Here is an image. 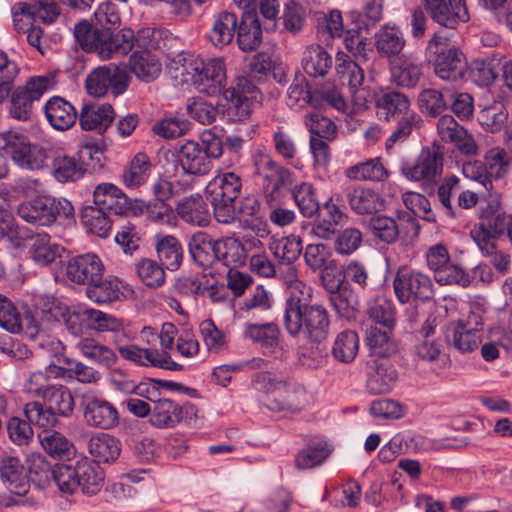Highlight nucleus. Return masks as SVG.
Here are the masks:
<instances>
[{
    "label": "nucleus",
    "mask_w": 512,
    "mask_h": 512,
    "mask_svg": "<svg viewBox=\"0 0 512 512\" xmlns=\"http://www.w3.org/2000/svg\"><path fill=\"white\" fill-rule=\"evenodd\" d=\"M330 315L321 304L302 303L297 296L286 299L284 325L292 336L303 334L311 342L321 343L330 333Z\"/></svg>",
    "instance_id": "1"
},
{
    "label": "nucleus",
    "mask_w": 512,
    "mask_h": 512,
    "mask_svg": "<svg viewBox=\"0 0 512 512\" xmlns=\"http://www.w3.org/2000/svg\"><path fill=\"white\" fill-rule=\"evenodd\" d=\"M241 187L240 177L233 172L216 176L206 186L207 200L211 203L214 217L219 223L230 224L236 219L234 202Z\"/></svg>",
    "instance_id": "2"
},
{
    "label": "nucleus",
    "mask_w": 512,
    "mask_h": 512,
    "mask_svg": "<svg viewBox=\"0 0 512 512\" xmlns=\"http://www.w3.org/2000/svg\"><path fill=\"white\" fill-rule=\"evenodd\" d=\"M181 64L180 74L185 78L183 81L193 84L195 89L208 96H214L222 91L223 83L225 81V67L220 59L203 60H190Z\"/></svg>",
    "instance_id": "3"
},
{
    "label": "nucleus",
    "mask_w": 512,
    "mask_h": 512,
    "mask_svg": "<svg viewBox=\"0 0 512 512\" xmlns=\"http://www.w3.org/2000/svg\"><path fill=\"white\" fill-rule=\"evenodd\" d=\"M17 213L24 221L41 226L53 224L58 217L73 218L74 207L65 198L41 195L18 206Z\"/></svg>",
    "instance_id": "4"
},
{
    "label": "nucleus",
    "mask_w": 512,
    "mask_h": 512,
    "mask_svg": "<svg viewBox=\"0 0 512 512\" xmlns=\"http://www.w3.org/2000/svg\"><path fill=\"white\" fill-rule=\"evenodd\" d=\"M427 52L434 56V71L439 78L452 82L463 78L466 58L458 48L449 45L446 37L435 33L428 42Z\"/></svg>",
    "instance_id": "5"
},
{
    "label": "nucleus",
    "mask_w": 512,
    "mask_h": 512,
    "mask_svg": "<svg viewBox=\"0 0 512 512\" xmlns=\"http://www.w3.org/2000/svg\"><path fill=\"white\" fill-rule=\"evenodd\" d=\"M57 84L56 74L33 76L23 86L17 87L11 94L9 113L18 121H28L33 114L35 102H38L43 94L54 88Z\"/></svg>",
    "instance_id": "6"
},
{
    "label": "nucleus",
    "mask_w": 512,
    "mask_h": 512,
    "mask_svg": "<svg viewBox=\"0 0 512 512\" xmlns=\"http://www.w3.org/2000/svg\"><path fill=\"white\" fill-rule=\"evenodd\" d=\"M393 288L396 298L401 303H408L412 300L427 302L434 296L431 279L427 275L405 266L397 270Z\"/></svg>",
    "instance_id": "7"
},
{
    "label": "nucleus",
    "mask_w": 512,
    "mask_h": 512,
    "mask_svg": "<svg viewBox=\"0 0 512 512\" xmlns=\"http://www.w3.org/2000/svg\"><path fill=\"white\" fill-rule=\"evenodd\" d=\"M128 86V75L124 68L109 64L95 68L86 78L88 94L101 97L110 90L114 96L122 94Z\"/></svg>",
    "instance_id": "8"
},
{
    "label": "nucleus",
    "mask_w": 512,
    "mask_h": 512,
    "mask_svg": "<svg viewBox=\"0 0 512 512\" xmlns=\"http://www.w3.org/2000/svg\"><path fill=\"white\" fill-rule=\"evenodd\" d=\"M176 153L177 163L182 170L183 176L191 178L189 180H179V184L184 187H189L195 177L205 175L211 169L212 163L204 151L203 143L188 140L178 145Z\"/></svg>",
    "instance_id": "9"
},
{
    "label": "nucleus",
    "mask_w": 512,
    "mask_h": 512,
    "mask_svg": "<svg viewBox=\"0 0 512 512\" xmlns=\"http://www.w3.org/2000/svg\"><path fill=\"white\" fill-rule=\"evenodd\" d=\"M81 407L88 426L108 430L119 423V415L115 406L92 392L83 394Z\"/></svg>",
    "instance_id": "10"
},
{
    "label": "nucleus",
    "mask_w": 512,
    "mask_h": 512,
    "mask_svg": "<svg viewBox=\"0 0 512 512\" xmlns=\"http://www.w3.org/2000/svg\"><path fill=\"white\" fill-rule=\"evenodd\" d=\"M96 40L92 52L102 59L128 54L134 47V31L128 28L118 31L96 29Z\"/></svg>",
    "instance_id": "11"
},
{
    "label": "nucleus",
    "mask_w": 512,
    "mask_h": 512,
    "mask_svg": "<svg viewBox=\"0 0 512 512\" xmlns=\"http://www.w3.org/2000/svg\"><path fill=\"white\" fill-rule=\"evenodd\" d=\"M49 470V463L40 455L33 456L23 462L20 458L11 455L0 456V477L2 480H33V475L42 477L40 471Z\"/></svg>",
    "instance_id": "12"
},
{
    "label": "nucleus",
    "mask_w": 512,
    "mask_h": 512,
    "mask_svg": "<svg viewBox=\"0 0 512 512\" xmlns=\"http://www.w3.org/2000/svg\"><path fill=\"white\" fill-rule=\"evenodd\" d=\"M118 350L122 358L140 366L151 365L170 371H180L183 368L182 365L171 359L168 351L141 348L135 344L120 346Z\"/></svg>",
    "instance_id": "13"
},
{
    "label": "nucleus",
    "mask_w": 512,
    "mask_h": 512,
    "mask_svg": "<svg viewBox=\"0 0 512 512\" xmlns=\"http://www.w3.org/2000/svg\"><path fill=\"white\" fill-rule=\"evenodd\" d=\"M443 156L436 150H422L413 164L404 163L402 174L412 181H431L442 171Z\"/></svg>",
    "instance_id": "14"
},
{
    "label": "nucleus",
    "mask_w": 512,
    "mask_h": 512,
    "mask_svg": "<svg viewBox=\"0 0 512 512\" xmlns=\"http://www.w3.org/2000/svg\"><path fill=\"white\" fill-rule=\"evenodd\" d=\"M390 72L396 86L411 89L423 75V63L413 54H402L390 62Z\"/></svg>",
    "instance_id": "15"
},
{
    "label": "nucleus",
    "mask_w": 512,
    "mask_h": 512,
    "mask_svg": "<svg viewBox=\"0 0 512 512\" xmlns=\"http://www.w3.org/2000/svg\"><path fill=\"white\" fill-rule=\"evenodd\" d=\"M103 264L95 254H83L72 257L66 265V276L78 284L96 281L103 273Z\"/></svg>",
    "instance_id": "16"
},
{
    "label": "nucleus",
    "mask_w": 512,
    "mask_h": 512,
    "mask_svg": "<svg viewBox=\"0 0 512 512\" xmlns=\"http://www.w3.org/2000/svg\"><path fill=\"white\" fill-rule=\"evenodd\" d=\"M437 131L445 142L453 143L465 155H475L477 145L471 135L451 115H443L437 123Z\"/></svg>",
    "instance_id": "17"
},
{
    "label": "nucleus",
    "mask_w": 512,
    "mask_h": 512,
    "mask_svg": "<svg viewBox=\"0 0 512 512\" xmlns=\"http://www.w3.org/2000/svg\"><path fill=\"white\" fill-rule=\"evenodd\" d=\"M26 326L27 333L34 336L38 332L36 321L31 312L21 315L12 301L0 294V326L11 333H19Z\"/></svg>",
    "instance_id": "18"
},
{
    "label": "nucleus",
    "mask_w": 512,
    "mask_h": 512,
    "mask_svg": "<svg viewBox=\"0 0 512 512\" xmlns=\"http://www.w3.org/2000/svg\"><path fill=\"white\" fill-rule=\"evenodd\" d=\"M93 200L94 207L112 212L115 215L127 214L131 209L127 196L112 183L98 184L93 192Z\"/></svg>",
    "instance_id": "19"
},
{
    "label": "nucleus",
    "mask_w": 512,
    "mask_h": 512,
    "mask_svg": "<svg viewBox=\"0 0 512 512\" xmlns=\"http://www.w3.org/2000/svg\"><path fill=\"white\" fill-rule=\"evenodd\" d=\"M157 388L147 389L145 396L153 403L150 422L152 425L163 427H174L182 420V408L175 402L167 398H155Z\"/></svg>",
    "instance_id": "20"
},
{
    "label": "nucleus",
    "mask_w": 512,
    "mask_h": 512,
    "mask_svg": "<svg viewBox=\"0 0 512 512\" xmlns=\"http://www.w3.org/2000/svg\"><path fill=\"white\" fill-rule=\"evenodd\" d=\"M270 250L273 252L274 256L282 263L291 265L298 259L302 252V240L300 237L294 235L282 237L280 239L273 240L270 243ZM287 273L290 281L292 282V285L295 288L298 289L301 286H305L302 282L296 279L297 273L295 267L289 266Z\"/></svg>",
    "instance_id": "21"
},
{
    "label": "nucleus",
    "mask_w": 512,
    "mask_h": 512,
    "mask_svg": "<svg viewBox=\"0 0 512 512\" xmlns=\"http://www.w3.org/2000/svg\"><path fill=\"white\" fill-rule=\"evenodd\" d=\"M446 343L460 353L476 350L481 343V333L477 329L467 328L463 321L450 322L444 330Z\"/></svg>",
    "instance_id": "22"
},
{
    "label": "nucleus",
    "mask_w": 512,
    "mask_h": 512,
    "mask_svg": "<svg viewBox=\"0 0 512 512\" xmlns=\"http://www.w3.org/2000/svg\"><path fill=\"white\" fill-rule=\"evenodd\" d=\"M260 203L254 196L244 197L236 209L242 228L249 229L256 233L258 237L264 238L270 233L268 224L260 211Z\"/></svg>",
    "instance_id": "23"
},
{
    "label": "nucleus",
    "mask_w": 512,
    "mask_h": 512,
    "mask_svg": "<svg viewBox=\"0 0 512 512\" xmlns=\"http://www.w3.org/2000/svg\"><path fill=\"white\" fill-rule=\"evenodd\" d=\"M375 106L380 119L390 121L410 112V100L396 90L382 91L375 95Z\"/></svg>",
    "instance_id": "24"
},
{
    "label": "nucleus",
    "mask_w": 512,
    "mask_h": 512,
    "mask_svg": "<svg viewBox=\"0 0 512 512\" xmlns=\"http://www.w3.org/2000/svg\"><path fill=\"white\" fill-rule=\"evenodd\" d=\"M115 118L110 104H84L80 110L79 123L83 130L104 132Z\"/></svg>",
    "instance_id": "25"
},
{
    "label": "nucleus",
    "mask_w": 512,
    "mask_h": 512,
    "mask_svg": "<svg viewBox=\"0 0 512 512\" xmlns=\"http://www.w3.org/2000/svg\"><path fill=\"white\" fill-rule=\"evenodd\" d=\"M237 27V43L242 51H253L261 44L262 28L255 10H244Z\"/></svg>",
    "instance_id": "26"
},
{
    "label": "nucleus",
    "mask_w": 512,
    "mask_h": 512,
    "mask_svg": "<svg viewBox=\"0 0 512 512\" xmlns=\"http://www.w3.org/2000/svg\"><path fill=\"white\" fill-rule=\"evenodd\" d=\"M44 112L50 125L60 131L69 129L77 120V112L73 105L58 96L46 102Z\"/></svg>",
    "instance_id": "27"
},
{
    "label": "nucleus",
    "mask_w": 512,
    "mask_h": 512,
    "mask_svg": "<svg viewBox=\"0 0 512 512\" xmlns=\"http://www.w3.org/2000/svg\"><path fill=\"white\" fill-rule=\"evenodd\" d=\"M344 196L351 210L360 215L376 213L384 206L381 196L369 188H350L344 192Z\"/></svg>",
    "instance_id": "28"
},
{
    "label": "nucleus",
    "mask_w": 512,
    "mask_h": 512,
    "mask_svg": "<svg viewBox=\"0 0 512 512\" xmlns=\"http://www.w3.org/2000/svg\"><path fill=\"white\" fill-rule=\"evenodd\" d=\"M393 330L394 328L367 325L365 342L371 355L386 358L396 353L397 345L392 338Z\"/></svg>",
    "instance_id": "29"
},
{
    "label": "nucleus",
    "mask_w": 512,
    "mask_h": 512,
    "mask_svg": "<svg viewBox=\"0 0 512 512\" xmlns=\"http://www.w3.org/2000/svg\"><path fill=\"white\" fill-rule=\"evenodd\" d=\"M214 258L225 266L235 268L246 260V250L242 242L234 237H226L215 241Z\"/></svg>",
    "instance_id": "30"
},
{
    "label": "nucleus",
    "mask_w": 512,
    "mask_h": 512,
    "mask_svg": "<svg viewBox=\"0 0 512 512\" xmlns=\"http://www.w3.org/2000/svg\"><path fill=\"white\" fill-rule=\"evenodd\" d=\"M398 373L393 365L379 363L371 367L366 382L367 390L372 395L390 392L396 384Z\"/></svg>",
    "instance_id": "31"
},
{
    "label": "nucleus",
    "mask_w": 512,
    "mask_h": 512,
    "mask_svg": "<svg viewBox=\"0 0 512 512\" xmlns=\"http://www.w3.org/2000/svg\"><path fill=\"white\" fill-rule=\"evenodd\" d=\"M280 395L270 400L267 407L274 411L300 412L306 405V391L303 387L287 382Z\"/></svg>",
    "instance_id": "32"
},
{
    "label": "nucleus",
    "mask_w": 512,
    "mask_h": 512,
    "mask_svg": "<svg viewBox=\"0 0 512 512\" xmlns=\"http://www.w3.org/2000/svg\"><path fill=\"white\" fill-rule=\"evenodd\" d=\"M470 236L477 244L484 256L490 258V263L501 273L508 270L510 266V256L500 250L496 242H488V234L482 227L470 231Z\"/></svg>",
    "instance_id": "33"
},
{
    "label": "nucleus",
    "mask_w": 512,
    "mask_h": 512,
    "mask_svg": "<svg viewBox=\"0 0 512 512\" xmlns=\"http://www.w3.org/2000/svg\"><path fill=\"white\" fill-rule=\"evenodd\" d=\"M332 57L320 45L307 47L302 57V67L311 77H323L332 67Z\"/></svg>",
    "instance_id": "34"
},
{
    "label": "nucleus",
    "mask_w": 512,
    "mask_h": 512,
    "mask_svg": "<svg viewBox=\"0 0 512 512\" xmlns=\"http://www.w3.org/2000/svg\"><path fill=\"white\" fill-rule=\"evenodd\" d=\"M156 251L161 265L168 270H177L183 260V248L180 241L172 236H157Z\"/></svg>",
    "instance_id": "35"
},
{
    "label": "nucleus",
    "mask_w": 512,
    "mask_h": 512,
    "mask_svg": "<svg viewBox=\"0 0 512 512\" xmlns=\"http://www.w3.org/2000/svg\"><path fill=\"white\" fill-rule=\"evenodd\" d=\"M237 23L236 14L228 11L221 12L214 20L208 39L215 47L223 48L232 42Z\"/></svg>",
    "instance_id": "36"
},
{
    "label": "nucleus",
    "mask_w": 512,
    "mask_h": 512,
    "mask_svg": "<svg viewBox=\"0 0 512 512\" xmlns=\"http://www.w3.org/2000/svg\"><path fill=\"white\" fill-rule=\"evenodd\" d=\"M131 71L141 80L151 82L161 73L158 58L149 50L135 51L130 57Z\"/></svg>",
    "instance_id": "37"
},
{
    "label": "nucleus",
    "mask_w": 512,
    "mask_h": 512,
    "mask_svg": "<svg viewBox=\"0 0 512 512\" xmlns=\"http://www.w3.org/2000/svg\"><path fill=\"white\" fill-rule=\"evenodd\" d=\"M151 162L144 153H137L127 167L123 169L121 179L129 189H135L143 185L151 173Z\"/></svg>",
    "instance_id": "38"
},
{
    "label": "nucleus",
    "mask_w": 512,
    "mask_h": 512,
    "mask_svg": "<svg viewBox=\"0 0 512 512\" xmlns=\"http://www.w3.org/2000/svg\"><path fill=\"white\" fill-rule=\"evenodd\" d=\"M65 248L51 243L48 234H37L31 238L30 253L32 259L39 265L45 266L61 258Z\"/></svg>",
    "instance_id": "39"
},
{
    "label": "nucleus",
    "mask_w": 512,
    "mask_h": 512,
    "mask_svg": "<svg viewBox=\"0 0 512 512\" xmlns=\"http://www.w3.org/2000/svg\"><path fill=\"white\" fill-rule=\"evenodd\" d=\"M332 448L326 440H313L298 452L295 466L298 469H311L322 464L331 454Z\"/></svg>",
    "instance_id": "40"
},
{
    "label": "nucleus",
    "mask_w": 512,
    "mask_h": 512,
    "mask_svg": "<svg viewBox=\"0 0 512 512\" xmlns=\"http://www.w3.org/2000/svg\"><path fill=\"white\" fill-rule=\"evenodd\" d=\"M329 302L340 318L346 320L356 318L359 302L357 295L348 284L329 295Z\"/></svg>",
    "instance_id": "41"
},
{
    "label": "nucleus",
    "mask_w": 512,
    "mask_h": 512,
    "mask_svg": "<svg viewBox=\"0 0 512 512\" xmlns=\"http://www.w3.org/2000/svg\"><path fill=\"white\" fill-rule=\"evenodd\" d=\"M179 217L191 224L206 226L209 222V213L200 196H190L179 201L177 208Z\"/></svg>",
    "instance_id": "42"
},
{
    "label": "nucleus",
    "mask_w": 512,
    "mask_h": 512,
    "mask_svg": "<svg viewBox=\"0 0 512 512\" xmlns=\"http://www.w3.org/2000/svg\"><path fill=\"white\" fill-rule=\"evenodd\" d=\"M86 294L96 303H110L119 300L123 295L121 282L118 279H102V276L87 286Z\"/></svg>",
    "instance_id": "43"
},
{
    "label": "nucleus",
    "mask_w": 512,
    "mask_h": 512,
    "mask_svg": "<svg viewBox=\"0 0 512 512\" xmlns=\"http://www.w3.org/2000/svg\"><path fill=\"white\" fill-rule=\"evenodd\" d=\"M317 36L322 42L328 43L334 38H339L344 33V23L339 10L333 9L327 13L317 14Z\"/></svg>",
    "instance_id": "44"
},
{
    "label": "nucleus",
    "mask_w": 512,
    "mask_h": 512,
    "mask_svg": "<svg viewBox=\"0 0 512 512\" xmlns=\"http://www.w3.org/2000/svg\"><path fill=\"white\" fill-rule=\"evenodd\" d=\"M375 46L385 57L399 55L405 46L402 33L396 27L384 26L375 34Z\"/></svg>",
    "instance_id": "45"
},
{
    "label": "nucleus",
    "mask_w": 512,
    "mask_h": 512,
    "mask_svg": "<svg viewBox=\"0 0 512 512\" xmlns=\"http://www.w3.org/2000/svg\"><path fill=\"white\" fill-rule=\"evenodd\" d=\"M88 451L98 463L115 460L120 453L118 441L111 435L101 433L92 436L88 442Z\"/></svg>",
    "instance_id": "46"
},
{
    "label": "nucleus",
    "mask_w": 512,
    "mask_h": 512,
    "mask_svg": "<svg viewBox=\"0 0 512 512\" xmlns=\"http://www.w3.org/2000/svg\"><path fill=\"white\" fill-rule=\"evenodd\" d=\"M439 18H432L441 26L455 28L459 22H467L469 14L464 0H443L436 10Z\"/></svg>",
    "instance_id": "47"
},
{
    "label": "nucleus",
    "mask_w": 512,
    "mask_h": 512,
    "mask_svg": "<svg viewBox=\"0 0 512 512\" xmlns=\"http://www.w3.org/2000/svg\"><path fill=\"white\" fill-rule=\"evenodd\" d=\"M439 18H432L441 26L455 28L459 22H467L469 14L464 0H443L436 10Z\"/></svg>",
    "instance_id": "48"
},
{
    "label": "nucleus",
    "mask_w": 512,
    "mask_h": 512,
    "mask_svg": "<svg viewBox=\"0 0 512 512\" xmlns=\"http://www.w3.org/2000/svg\"><path fill=\"white\" fill-rule=\"evenodd\" d=\"M292 197L300 213L307 218L319 214L320 204L317 199L316 190L311 183L302 182L292 189Z\"/></svg>",
    "instance_id": "49"
},
{
    "label": "nucleus",
    "mask_w": 512,
    "mask_h": 512,
    "mask_svg": "<svg viewBox=\"0 0 512 512\" xmlns=\"http://www.w3.org/2000/svg\"><path fill=\"white\" fill-rule=\"evenodd\" d=\"M78 349L88 359L98 363L99 365L109 368L117 361L114 351L97 342L92 338H82L77 343Z\"/></svg>",
    "instance_id": "50"
},
{
    "label": "nucleus",
    "mask_w": 512,
    "mask_h": 512,
    "mask_svg": "<svg viewBox=\"0 0 512 512\" xmlns=\"http://www.w3.org/2000/svg\"><path fill=\"white\" fill-rule=\"evenodd\" d=\"M43 398L44 404L59 416L68 417L74 409V398L71 391L64 385L55 384Z\"/></svg>",
    "instance_id": "51"
},
{
    "label": "nucleus",
    "mask_w": 512,
    "mask_h": 512,
    "mask_svg": "<svg viewBox=\"0 0 512 512\" xmlns=\"http://www.w3.org/2000/svg\"><path fill=\"white\" fill-rule=\"evenodd\" d=\"M280 330L275 323H247L244 337L258 343L263 348H274L279 343Z\"/></svg>",
    "instance_id": "52"
},
{
    "label": "nucleus",
    "mask_w": 512,
    "mask_h": 512,
    "mask_svg": "<svg viewBox=\"0 0 512 512\" xmlns=\"http://www.w3.org/2000/svg\"><path fill=\"white\" fill-rule=\"evenodd\" d=\"M358 350V334L353 330H344L337 335L331 352L337 361L351 363L357 356Z\"/></svg>",
    "instance_id": "53"
},
{
    "label": "nucleus",
    "mask_w": 512,
    "mask_h": 512,
    "mask_svg": "<svg viewBox=\"0 0 512 512\" xmlns=\"http://www.w3.org/2000/svg\"><path fill=\"white\" fill-rule=\"evenodd\" d=\"M367 325H376L382 328H394L396 325L395 308L391 301L385 298H376L367 309Z\"/></svg>",
    "instance_id": "54"
},
{
    "label": "nucleus",
    "mask_w": 512,
    "mask_h": 512,
    "mask_svg": "<svg viewBox=\"0 0 512 512\" xmlns=\"http://www.w3.org/2000/svg\"><path fill=\"white\" fill-rule=\"evenodd\" d=\"M52 174L58 182H74L83 176L84 168L75 157L61 154L52 161Z\"/></svg>",
    "instance_id": "55"
},
{
    "label": "nucleus",
    "mask_w": 512,
    "mask_h": 512,
    "mask_svg": "<svg viewBox=\"0 0 512 512\" xmlns=\"http://www.w3.org/2000/svg\"><path fill=\"white\" fill-rule=\"evenodd\" d=\"M82 224L93 234L106 238L111 230L112 223L106 210L94 206H86L81 212Z\"/></svg>",
    "instance_id": "56"
},
{
    "label": "nucleus",
    "mask_w": 512,
    "mask_h": 512,
    "mask_svg": "<svg viewBox=\"0 0 512 512\" xmlns=\"http://www.w3.org/2000/svg\"><path fill=\"white\" fill-rule=\"evenodd\" d=\"M362 11L351 13L352 21L367 32L374 27L383 17L384 0H362Z\"/></svg>",
    "instance_id": "57"
},
{
    "label": "nucleus",
    "mask_w": 512,
    "mask_h": 512,
    "mask_svg": "<svg viewBox=\"0 0 512 512\" xmlns=\"http://www.w3.org/2000/svg\"><path fill=\"white\" fill-rule=\"evenodd\" d=\"M368 228L374 238L386 244H392L399 238L397 221L386 215H375L371 217Z\"/></svg>",
    "instance_id": "58"
},
{
    "label": "nucleus",
    "mask_w": 512,
    "mask_h": 512,
    "mask_svg": "<svg viewBox=\"0 0 512 512\" xmlns=\"http://www.w3.org/2000/svg\"><path fill=\"white\" fill-rule=\"evenodd\" d=\"M397 125L386 141V149H391L397 142H404L414 129L420 128L423 121L418 113L410 111L396 118Z\"/></svg>",
    "instance_id": "59"
},
{
    "label": "nucleus",
    "mask_w": 512,
    "mask_h": 512,
    "mask_svg": "<svg viewBox=\"0 0 512 512\" xmlns=\"http://www.w3.org/2000/svg\"><path fill=\"white\" fill-rule=\"evenodd\" d=\"M305 125L311 134L310 137L333 141L337 136V126L335 123L319 112L306 115Z\"/></svg>",
    "instance_id": "60"
},
{
    "label": "nucleus",
    "mask_w": 512,
    "mask_h": 512,
    "mask_svg": "<svg viewBox=\"0 0 512 512\" xmlns=\"http://www.w3.org/2000/svg\"><path fill=\"white\" fill-rule=\"evenodd\" d=\"M67 330L74 336H82L90 330V308H69L61 311Z\"/></svg>",
    "instance_id": "61"
},
{
    "label": "nucleus",
    "mask_w": 512,
    "mask_h": 512,
    "mask_svg": "<svg viewBox=\"0 0 512 512\" xmlns=\"http://www.w3.org/2000/svg\"><path fill=\"white\" fill-rule=\"evenodd\" d=\"M29 489L30 482H0V508L28 503Z\"/></svg>",
    "instance_id": "62"
},
{
    "label": "nucleus",
    "mask_w": 512,
    "mask_h": 512,
    "mask_svg": "<svg viewBox=\"0 0 512 512\" xmlns=\"http://www.w3.org/2000/svg\"><path fill=\"white\" fill-rule=\"evenodd\" d=\"M41 445L49 455L55 458H69L73 453V444L56 431H45L41 436Z\"/></svg>",
    "instance_id": "63"
},
{
    "label": "nucleus",
    "mask_w": 512,
    "mask_h": 512,
    "mask_svg": "<svg viewBox=\"0 0 512 512\" xmlns=\"http://www.w3.org/2000/svg\"><path fill=\"white\" fill-rule=\"evenodd\" d=\"M29 142L28 137L18 131L8 130L0 133V151L6 157H10L13 163L17 158H22V152Z\"/></svg>",
    "instance_id": "64"
}]
</instances>
